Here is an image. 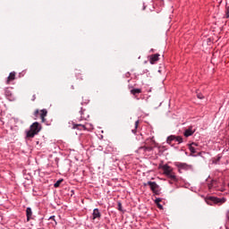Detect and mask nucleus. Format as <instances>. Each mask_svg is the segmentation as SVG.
<instances>
[{
    "instance_id": "f8f14e48",
    "label": "nucleus",
    "mask_w": 229,
    "mask_h": 229,
    "mask_svg": "<svg viewBox=\"0 0 229 229\" xmlns=\"http://www.w3.org/2000/svg\"><path fill=\"white\" fill-rule=\"evenodd\" d=\"M210 201H213V203H219L221 200L218 198H216V197H209L207 199V203L210 204Z\"/></svg>"
},
{
    "instance_id": "9b49d317",
    "label": "nucleus",
    "mask_w": 229,
    "mask_h": 229,
    "mask_svg": "<svg viewBox=\"0 0 229 229\" xmlns=\"http://www.w3.org/2000/svg\"><path fill=\"white\" fill-rule=\"evenodd\" d=\"M74 130H87V124L83 125L81 123L79 124H73Z\"/></svg>"
},
{
    "instance_id": "39448f33",
    "label": "nucleus",
    "mask_w": 229,
    "mask_h": 229,
    "mask_svg": "<svg viewBox=\"0 0 229 229\" xmlns=\"http://www.w3.org/2000/svg\"><path fill=\"white\" fill-rule=\"evenodd\" d=\"M176 166L179 169V173H182V169H184V171H187V169H189V165L185 163H177Z\"/></svg>"
},
{
    "instance_id": "ddd939ff",
    "label": "nucleus",
    "mask_w": 229,
    "mask_h": 229,
    "mask_svg": "<svg viewBox=\"0 0 229 229\" xmlns=\"http://www.w3.org/2000/svg\"><path fill=\"white\" fill-rule=\"evenodd\" d=\"M27 221L31 219V216H33V211H31V208H27L26 209Z\"/></svg>"
},
{
    "instance_id": "6e6552de",
    "label": "nucleus",
    "mask_w": 229,
    "mask_h": 229,
    "mask_svg": "<svg viewBox=\"0 0 229 229\" xmlns=\"http://www.w3.org/2000/svg\"><path fill=\"white\" fill-rule=\"evenodd\" d=\"M184 137H191V135H194V131H192V127H190L189 129H187L184 133H183Z\"/></svg>"
},
{
    "instance_id": "c756f323",
    "label": "nucleus",
    "mask_w": 229,
    "mask_h": 229,
    "mask_svg": "<svg viewBox=\"0 0 229 229\" xmlns=\"http://www.w3.org/2000/svg\"><path fill=\"white\" fill-rule=\"evenodd\" d=\"M227 17H229V15L227 14Z\"/></svg>"
},
{
    "instance_id": "f257e3e1",
    "label": "nucleus",
    "mask_w": 229,
    "mask_h": 229,
    "mask_svg": "<svg viewBox=\"0 0 229 229\" xmlns=\"http://www.w3.org/2000/svg\"><path fill=\"white\" fill-rule=\"evenodd\" d=\"M161 169H163V174L170 178L173 182H178V178L176 177V174L174 173L173 167L169 165H164Z\"/></svg>"
},
{
    "instance_id": "a211bd4d",
    "label": "nucleus",
    "mask_w": 229,
    "mask_h": 229,
    "mask_svg": "<svg viewBox=\"0 0 229 229\" xmlns=\"http://www.w3.org/2000/svg\"><path fill=\"white\" fill-rule=\"evenodd\" d=\"M212 187H217V181L213 180L210 184H208V188L212 189Z\"/></svg>"
},
{
    "instance_id": "9d476101",
    "label": "nucleus",
    "mask_w": 229,
    "mask_h": 229,
    "mask_svg": "<svg viewBox=\"0 0 229 229\" xmlns=\"http://www.w3.org/2000/svg\"><path fill=\"white\" fill-rule=\"evenodd\" d=\"M158 56H160V55L158 54H155V55H152L150 56V64H155V62H158Z\"/></svg>"
},
{
    "instance_id": "393cba45",
    "label": "nucleus",
    "mask_w": 229,
    "mask_h": 229,
    "mask_svg": "<svg viewBox=\"0 0 229 229\" xmlns=\"http://www.w3.org/2000/svg\"><path fill=\"white\" fill-rule=\"evenodd\" d=\"M39 110L38 109H36L35 112H34V115L35 117H38V114H39Z\"/></svg>"
},
{
    "instance_id": "412c9836",
    "label": "nucleus",
    "mask_w": 229,
    "mask_h": 229,
    "mask_svg": "<svg viewBox=\"0 0 229 229\" xmlns=\"http://www.w3.org/2000/svg\"><path fill=\"white\" fill-rule=\"evenodd\" d=\"M62 182H64V180H58L55 184H54V187L58 188L60 187Z\"/></svg>"
},
{
    "instance_id": "5701e85b",
    "label": "nucleus",
    "mask_w": 229,
    "mask_h": 229,
    "mask_svg": "<svg viewBox=\"0 0 229 229\" xmlns=\"http://www.w3.org/2000/svg\"><path fill=\"white\" fill-rule=\"evenodd\" d=\"M197 98H198L199 99H203L205 97L203 96V94L199 93V94H197Z\"/></svg>"
},
{
    "instance_id": "c85d7f7f",
    "label": "nucleus",
    "mask_w": 229,
    "mask_h": 229,
    "mask_svg": "<svg viewBox=\"0 0 229 229\" xmlns=\"http://www.w3.org/2000/svg\"><path fill=\"white\" fill-rule=\"evenodd\" d=\"M72 89H74V86H72Z\"/></svg>"
},
{
    "instance_id": "0eeeda50",
    "label": "nucleus",
    "mask_w": 229,
    "mask_h": 229,
    "mask_svg": "<svg viewBox=\"0 0 229 229\" xmlns=\"http://www.w3.org/2000/svg\"><path fill=\"white\" fill-rule=\"evenodd\" d=\"M4 94L7 98V99H9L10 101H12V99H13V95L12 94V91L10 90V89L6 88L4 90Z\"/></svg>"
},
{
    "instance_id": "f3484780",
    "label": "nucleus",
    "mask_w": 229,
    "mask_h": 229,
    "mask_svg": "<svg viewBox=\"0 0 229 229\" xmlns=\"http://www.w3.org/2000/svg\"><path fill=\"white\" fill-rule=\"evenodd\" d=\"M175 139H176V136L174 135L169 136L166 140L167 144H171V142H173V140H175Z\"/></svg>"
},
{
    "instance_id": "a878e982",
    "label": "nucleus",
    "mask_w": 229,
    "mask_h": 229,
    "mask_svg": "<svg viewBox=\"0 0 229 229\" xmlns=\"http://www.w3.org/2000/svg\"><path fill=\"white\" fill-rule=\"evenodd\" d=\"M80 114H81V119H85V116H83V109H81V111H80Z\"/></svg>"
},
{
    "instance_id": "aec40b11",
    "label": "nucleus",
    "mask_w": 229,
    "mask_h": 229,
    "mask_svg": "<svg viewBox=\"0 0 229 229\" xmlns=\"http://www.w3.org/2000/svg\"><path fill=\"white\" fill-rule=\"evenodd\" d=\"M140 149H143L144 151H153L152 147H141Z\"/></svg>"
},
{
    "instance_id": "cd10ccee",
    "label": "nucleus",
    "mask_w": 229,
    "mask_h": 229,
    "mask_svg": "<svg viewBox=\"0 0 229 229\" xmlns=\"http://www.w3.org/2000/svg\"><path fill=\"white\" fill-rule=\"evenodd\" d=\"M50 219H55V216H51Z\"/></svg>"
},
{
    "instance_id": "7ed1b4c3",
    "label": "nucleus",
    "mask_w": 229,
    "mask_h": 229,
    "mask_svg": "<svg viewBox=\"0 0 229 229\" xmlns=\"http://www.w3.org/2000/svg\"><path fill=\"white\" fill-rule=\"evenodd\" d=\"M147 185L149 186L152 192L156 194V196H160V186L157 184L155 182L148 181V182L144 183V186L147 187Z\"/></svg>"
},
{
    "instance_id": "1a4fd4ad",
    "label": "nucleus",
    "mask_w": 229,
    "mask_h": 229,
    "mask_svg": "<svg viewBox=\"0 0 229 229\" xmlns=\"http://www.w3.org/2000/svg\"><path fill=\"white\" fill-rule=\"evenodd\" d=\"M15 74H16L15 72H12L9 74V76L7 78V81H6L7 85L10 84V81H13V80H15Z\"/></svg>"
},
{
    "instance_id": "4468645a",
    "label": "nucleus",
    "mask_w": 229,
    "mask_h": 229,
    "mask_svg": "<svg viewBox=\"0 0 229 229\" xmlns=\"http://www.w3.org/2000/svg\"><path fill=\"white\" fill-rule=\"evenodd\" d=\"M160 201H162V199L157 198L155 199V203L159 208L160 210H164V206L161 205Z\"/></svg>"
},
{
    "instance_id": "2eb2a0df",
    "label": "nucleus",
    "mask_w": 229,
    "mask_h": 229,
    "mask_svg": "<svg viewBox=\"0 0 229 229\" xmlns=\"http://www.w3.org/2000/svg\"><path fill=\"white\" fill-rule=\"evenodd\" d=\"M142 92V89H133L131 90V94H132V96H137V94H140Z\"/></svg>"
},
{
    "instance_id": "6ab92c4d",
    "label": "nucleus",
    "mask_w": 229,
    "mask_h": 229,
    "mask_svg": "<svg viewBox=\"0 0 229 229\" xmlns=\"http://www.w3.org/2000/svg\"><path fill=\"white\" fill-rule=\"evenodd\" d=\"M175 142L182 144V142H183V138H182V136H175Z\"/></svg>"
},
{
    "instance_id": "423d86ee",
    "label": "nucleus",
    "mask_w": 229,
    "mask_h": 229,
    "mask_svg": "<svg viewBox=\"0 0 229 229\" xmlns=\"http://www.w3.org/2000/svg\"><path fill=\"white\" fill-rule=\"evenodd\" d=\"M46 117H47V109H42L40 111L41 123H46Z\"/></svg>"
},
{
    "instance_id": "b1692460",
    "label": "nucleus",
    "mask_w": 229,
    "mask_h": 229,
    "mask_svg": "<svg viewBox=\"0 0 229 229\" xmlns=\"http://www.w3.org/2000/svg\"><path fill=\"white\" fill-rule=\"evenodd\" d=\"M118 210L123 211V204L121 202H118Z\"/></svg>"
},
{
    "instance_id": "dca6fc26",
    "label": "nucleus",
    "mask_w": 229,
    "mask_h": 229,
    "mask_svg": "<svg viewBox=\"0 0 229 229\" xmlns=\"http://www.w3.org/2000/svg\"><path fill=\"white\" fill-rule=\"evenodd\" d=\"M194 146H197V144L196 143H191L189 146V149H190L191 153H196V148H194Z\"/></svg>"
},
{
    "instance_id": "4be33fe9",
    "label": "nucleus",
    "mask_w": 229,
    "mask_h": 229,
    "mask_svg": "<svg viewBox=\"0 0 229 229\" xmlns=\"http://www.w3.org/2000/svg\"><path fill=\"white\" fill-rule=\"evenodd\" d=\"M137 128H139V120H137L135 122V129L132 130V133H136L137 132Z\"/></svg>"
},
{
    "instance_id": "bb28decb",
    "label": "nucleus",
    "mask_w": 229,
    "mask_h": 229,
    "mask_svg": "<svg viewBox=\"0 0 229 229\" xmlns=\"http://www.w3.org/2000/svg\"><path fill=\"white\" fill-rule=\"evenodd\" d=\"M32 101H35V95L33 96Z\"/></svg>"
},
{
    "instance_id": "20e7f679",
    "label": "nucleus",
    "mask_w": 229,
    "mask_h": 229,
    "mask_svg": "<svg viewBox=\"0 0 229 229\" xmlns=\"http://www.w3.org/2000/svg\"><path fill=\"white\" fill-rule=\"evenodd\" d=\"M92 219H93V221L96 219H101V212H99L98 208H95L93 210Z\"/></svg>"
},
{
    "instance_id": "f03ea898",
    "label": "nucleus",
    "mask_w": 229,
    "mask_h": 229,
    "mask_svg": "<svg viewBox=\"0 0 229 229\" xmlns=\"http://www.w3.org/2000/svg\"><path fill=\"white\" fill-rule=\"evenodd\" d=\"M40 130H41L40 123H38V122L33 123L30 125V131L27 132V137L29 139H33V137H35V135H38V133L40 131Z\"/></svg>"
}]
</instances>
